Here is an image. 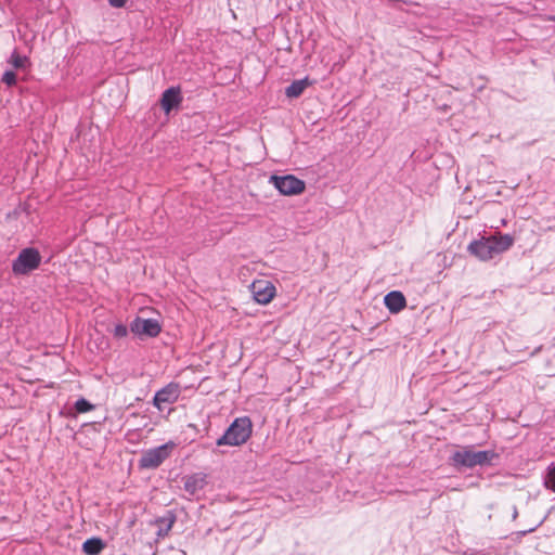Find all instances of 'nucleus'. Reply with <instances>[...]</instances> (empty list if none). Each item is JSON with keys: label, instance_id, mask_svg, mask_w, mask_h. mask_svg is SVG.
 I'll return each mask as SVG.
<instances>
[{"label": "nucleus", "instance_id": "4be33fe9", "mask_svg": "<svg viewBox=\"0 0 555 555\" xmlns=\"http://www.w3.org/2000/svg\"><path fill=\"white\" fill-rule=\"evenodd\" d=\"M513 516L516 517L517 516V509L515 508L514 513H513Z\"/></svg>", "mask_w": 555, "mask_h": 555}, {"label": "nucleus", "instance_id": "1a4fd4ad", "mask_svg": "<svg viewBox=\"0 0 555 555\" xmlns=\"http://www.w3.org/2000/svg\"><path fill=\"white\" fill-rule=\"evenodd\" d=\"M250 291L254 299L261 305L269 304L275 295V286L267 280H258L251 283Z\"/></svg>", "mask_w": 555, "mask_h": 555}, {"label": "nucleus", "instance_id": "f3484780", "mask_svg": "<svg viewBox=\"0 0 555 555\" xmlns=\"http://www.w3.org/2000/svg\"><path fill=\"white\" fill-rule=\"evenodd\" d=\"M93 404H91L87 399L80 398L75 402V410L78 413H86L93 410Z\"/></svg>", "mask_w": 555, "mask_h": 555}, {"label": "nucleus", "instance_id": "412c9836", "mask_svg": "<svg viewBox=\"0 0 555 555\" xmlns=\"http://www.w3.org/2000/svg\"><path fill=\"white\" fill-rule=\"evenodd\" d=\"M128 0H108V3L113 8H124Z\"/></svg>", "mask_w": 555, "mask_h": 555}, {"label": "nucleus", "instance_id": "423d86ee", "mask_svg": "<svg viewBox=\"0 0 555 555\" xmlns=\"http://www.w3.org/2000/svg\"><path fill=\"white\" fill-rule=\"evenodd\" d=\"M270 182L283 195H297L305 191L306 184L304 180L296 178L293 175L270 177Z\"/></svg>", "mask_w": 555, "mask_h": 555}, {"label": "nucleus", "instance_id": "5701e85b", "mask_svg": "<svg viewBox=\"0 0 555 555\" xmlns=\"http://www.w3.org/2000/svg\"><path fill=\"white\" fill-rule=\"evenodd\" d=\"M550 20L555 22V14L551 16Z\"/></svg>", "mask_w": 555, "mask_h": 555}, {"label": "nucleus", "instance_id": "aec40b11", "mask_svg": "<svg viewBox=\"0 0 555 555\" xmlns=\"http://www.w3.org/2000/svg\"><path fill=\"white\" fill-rule=\"evenodd\" d=\"M113 334L116 338H122V337L127 336L128 328L124 324H117V325H115V327L113 330Z\"/></svg>", "mask_w": 555, "mask_h": 555}, {"label": "nucleus", "instance_id": "dca6fc26", "mask_svg": "<svg viewBox=\"0 0 555 555\" xmlns=\"http://www.w3.org/2000/svg\"><path fill=\"white\" fill-rule=\"evenodd\" d=\"M28 62L27 56H22L16 50H14L10 56L9 63L16 69L24 68Z\"/></svg>", "mask_w": 555, "mask_h": 555}, {"label": "nucleus", "instance_id": "4468645a", "mask_svg": "<svg viewBox=\"0 0 555 555\" xmlns=\"http://www.w3.org/2000/svg\"><path fill=\"white\" fill-rule=\"evenodd\" d=\"M312 81L305 77L304 79L294 80L286 89L285 95L289 99L299 98L307 87L311 86Z\"/></svg>", "mask_w": 555, "mask_h": 555}, {"label": "nucleus", "instance_id": "39448f33", "mask_svg": "<svg viewBox=\"0 0 555 555\" xmlns=\"http://www.w3.org/2000/svg\"><path fill=\"white\" fill-rule=\"evenodd\" d=\"M173 446L175 444L172 442H169L144 451L139 460V467L146 469H155L159 467L164 461L169 457Z\"/></svg>", "mask_w": 555, "mask_h": 555}, {"label": "nucleus", "instance_id": "9d476101", "mask_svg": "<svg viewBox=\"0 0 555 555\" xmlns=\"http://www.w3.org/2000/svg\"><path fill=\"white\" fill-rule=\"evenodd\" d=\"M182 102L181 90L179 87H170L162 94L160 106L166 114L178 108Z\"/></svg>", "mask_w": 555, "mask_h": 555}, {"label": "nucleus", "instance_id": "6e6552de", "mask_svg": "<svg viewBox=\"0 0 555 555\" xmlns=\"http://www.w3.org/2000/svg\"><path fill=\"white\" fill-rule=\"evenodd\" d=\"M181 393L180 385L178 383H169L158 391H156L153 404L159 410H163V404L175 403Z\"/></svg>", "mask_w": 555, "mask_h": 555}, {"label": "nucleus", "instance_id": "20e7f679", "mask_svg": "<svg viewBox=\"0 0 555 555\" xmlns=\"http://www.w3.org/2000/svg\"><path fill=\"white\" fill-rule=\"evenodd\" d=\"M41 262V256L36 248H24L13 261L12 270L17 275H25L36 270Z\"/></svg>", "mask_w": 555, "mask_h": 555}, {"label": "nucleus", "instance_id": "9b49d317", "mask_svg": "<svg viewBox=\"0 0 555 555\" xmlns=\"http://www.w3.org/2000/svg\"><path fill=\"white\" fill-rule=\"evenodd\" d=\"M206 478L207 476L203 473L188 475L183 478V488L188 493L194 495L205 488L207 483Z\"/></svg>", "mask_w": 555, "mask_h": 555}, {"label": "nucleus", "instance_id": "f257e3e1", "mask_svg": "<svg viewBox=\"0 0 555 555\" xmlns=\"http://www.w3.org/2000/svg\"><path fill=\"white\" fill-rule=\"evenodd\" d=\"M515 242L511 234L495 233L489 236H482L469 243L467 250L481 261H488L508 250Z\"/></svg>", "mask_w": 555, "mask_h": 555}, {"label": "nucleus", "instance_id": "7ed1b4c3", "mask_svg": "<svg viewBox=\"0 0 555 555\" xmlns=\"http://www.w3.org/2000/svg\"><path fill=\"white\" fill-rule=\"evenodd\" d=\"M253 424L249 417L243 416L235 418L228 427L225 433L217 439V446H242L251 436Z\"/></svg>", "mask_w": 555, "mask_h": 555}, {"label": "nucleus", "instance_id": "a211bd4d", "mask_svg": "<svg viewBox=\"0 0 555 555\" xmlns=\"http://www.w3.org/2000/svg\"><path fill=\"white\" fill-rule=\"evenodd\" d=\"M544 485L547 489L555 491V466L546 474Z\"/></svg>", "mask_w": 555, "mask_h": 555}, {"label": "nucleus", "instance_id": "f8f14e48", "mask_svg": "<svg viewBox=\"0 0 555 555\" xmlns=\"http://www.w3.org/2000/svg\"><path fill=\"white\" fill-rule=\"evenodd\" d=\"M384 304L391 313H398L405 308L406 300L401 292L392 291L384 297Z\"/></svg>", "mask_w": 555, "mask_h": 555}, {"label": "nucleus", "instance_id": "ddd939ff", "mask_svg": "<svg viewBox=\"0 0 555 555\" xmlns=\"http://www.w3.org/2000/svg\"><path fill=\"white\" fill-rule=\"evenodd\" d=\"M176 520H177V517L172 511H167L164 516L157 518L155 520V525L158 527L157 532H156L157 537L158 538L166 537L169 533V531L171 530Z\"/></svg>", "mask_w": 555, "mask_h": 555}, {"label": "nucleus", "instance_id": "0eeeda50", "mask_svg": "<svg viewBox=\"0 0 555 555\" xmlns=\"http://www.w3.org/2000/svg\"><path fill=\"white\" fill-rule=\"evenodd\" d=\"M130 331L138 335L139 337H156L160 331L162 326L156 319H144L141 317H137L130 323Z\"/></svg>", "mask_w": 555, "mask_h": 555}, {"label": "nucleus", "instance_id": "6ab92c4d", "mask_svg": "<svg viewBox=\"0 0 555 555\" xmlns=\"http://www.w3.org/2000/svg\"><path fill=\"white\" fill-rule=\"evenodd\" d=\"M2 82H4L7 86L12 87L16 83V74L12 70H7L2 75Z\"/></svg>", "mask_w": 555, "mask_h": 555}, {"label": "nucleus", "instance_id": "2eb2a0df", "mask_svg": "<svg viewBox=\"0 0 555 555\" xmlns=\"http://www.w3.org/2000/svg\"><path fill=\"white\" fill-rule=\"evenodd\" d=\"M105 543L100 538H90L86 540L82 544V551L87 555H99L104 548Z\"/></svg>", "mask_w": 555, "mask_h": 555}, {"label": "nucleus", "instance_id": "f03ea898", "mask_svg": "<svg viewBox=\"0 0 555 555\" xmlns=\"http://www.w3.org/2000/svg\"><path fill=\"white\" fill-rule=\"evenodd\" d=\"M499 455L493 450L474 451L472 447H465L452 453L449 457L451 466L461 470L462 468H474L475 466L491 465Z\"/></svg>", "mask_w": 555, "mask_h": 555}]
</instances>
